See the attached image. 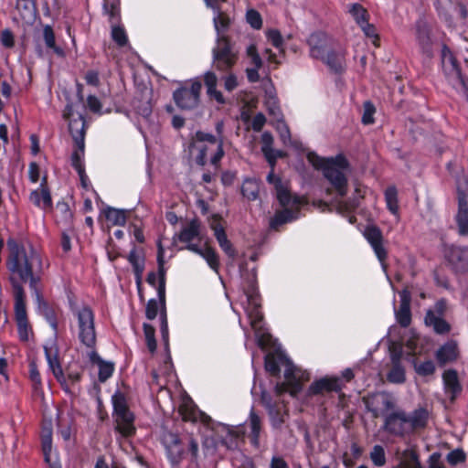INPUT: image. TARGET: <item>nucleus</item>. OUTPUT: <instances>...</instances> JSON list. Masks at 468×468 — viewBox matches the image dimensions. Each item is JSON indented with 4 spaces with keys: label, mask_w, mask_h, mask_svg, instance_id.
I'll use <instances>...</instances> for the list:
<instances>
[{
    "label": "nucleus",
    "mask_w": 468,
    "mask_h": 468,
    "mask_svg": "<svg viewBox=\"0 0 468 468\" xmlns=\"http://www.w3.org/2000/svg\"><path fill=\"white\" fill-rule=\"evenodd\" d=\"M6 245L8 250L6 267L15 299L25 298L23 283H28L38 298L37 285L41 280L39 254L33 248L27 249L13 239H9Z\"/></svg>",
    "instance_id": "obj_1"
},
{
    "label": "nucleus",
    "mask_w": 468,
    "mask_h": 468,
    "mask_svg": "<svg viewBox=\"0 0 468 468\" xmlns=\"http://www.w3.org/2000/svg\"><path fill=\"white\" fill-rule=\"evenodd\" d=\"M307 160L316 169H322L324 177L331 183L337 195L344 197L347 193V178L343 171L349 166L348 161L343 155L335 158H323L315 153L307 154Z\"/></svg>",
    "instance_id": "obj_2"
},
{
    "label": "nucleus",
    "mask_w": 468,
    "mask_h": 468,
    "mask_svg": "<svg viewBox=\"0 0 468 468\" xmlns=\"http://www.w3.org/2000/svg\"><path fill=\"white\" fill-rule=\"evenodd\" d=\"M277 199L282 209L277 210L270 221L271 229L278 230L279 227L298 218L302 198L292 196L289 188L282 181L277 179L275 182Z\"/></svg>",
    "instance_id": "obj_3"
},
{
    "label": "nucleus",
    "mask_w": 468,
    "mask_h": 468,
    "mask_svg": "<svg viewBox=\"0 0 468 468\" xmlns=\"http://www.w3.org/2000/svg\"><path fill=\"white\" fill-rule=\"evenodd\" d=\"M456 190L458 200L456 228L460 236L466 237L468 236V175L463 171L456 177Z\"/></svg>",
    "instance_id": "obj_4"
},
{
    "label": "nucleus",
    "mask_w": 468,
    "mask_h": 468,
    "mask_svg": "<svg viewBox=\"0 0 468 468\" xmlns=\"http://www.w3.org/2000/svg\"><path fill=\"white\" fill-rule=\"evenodd\" d=\"M213 66L221 72L229 73L238 61V52L234 49L229 37H218L213 48Z\"/></svg>",
    "instance_id": "obj_5"
},
{
    "label": "nucleus",
    "mask_w": 468,
    "mask_h": 468,
    "mask_svg": "<svg viewBox=\"0 0 468 468\" xmlns=\"http://www.w3.org/2000/svg\"><path fill=\"white\" fill-rule=\"evenodd\" d=\"M116 431L122 436L129 437L135 431L133 426V414L129 410L124 396L122 393H116L112 397Z\"/></svg>",
    "instance_id": "obj_6"
},
{
    "label": "nucleus",
    "mask_w": 468,
    "mask_h": 468,
    "mask_svg": "<svg viewBox=\"0 0 468 468\" xmlns=\"http://www.w3.org/2000/svg\"><path fill=\"white\" fill-rule=\"evenodd\" d=\"M201 89L199 80H192L189 87L184 86L174 91V101L181 110H194L199 105Z\"/></svg>",
    "instance_id": "obj_7"
},
{
    "label": "nucleus",
    "mask_w": 468,
    "mask_h": 468,
    "mask_svg": "<svg viewBox=\"0 0 468 468\" xmlns=\"http://www.w3.org/2000/svg\"><path fill=\"white\" fill-rule=\"evenodd\" d=\"M79 323V337L83 345L93 347L96 344V332L94 327V316L89 307H83L77 312Z\"/></svg>",
    "instance_id": "obj_8"
},
{
    "label": "nucleus",
    "mask_w": 468,
    "mask_h": 468,
    "mask_svg": "<svg viewBox=\"0 0 468 468\" xmlns=\"http://www.w3.org/2000/svg\"><path fill=\"white\" fill-rule=\"evenodd\" d=\"M363 401L368 411L372 413L373 418L378 419L386 411L392 410L395 408L394 402L386 394H375L363 398Z\"/></svg>",
    "instance_id": "obj_9"
},
{
    "label": "nucleus",
    "mask_w": 468,
    "mask_h": 468,
    "mask_svg": "<svg viewBox=\"0 0 468 468\" xmlns=\"http://www.w3.org/2000/svg\"><path fill=\"white\" fill-rule=\"evenodd\" d=\"M384 429L393 435H403L410 431L407 414L402 410H395L385 417Z\"/></svg>",
    "instance_id": "obj_10"
},
{
    "label": "nucleus",
    "mask_w": 468,
    "mask_h": 468,
    "mask_svg": "<svg viewBox=\"0 0 468 468\" xmlns=\"http://www.w3.org/2000/svg\"><path fill=\"white\" fill-rule=\"evenodd\" d=\"M308 45L314 58L324 59L331 48V39L324 32H315L310 36Z\"/></svg>",
    "instance_id": "obj_11"
},
{
    "label": "nucleus",
    "mask_w": 468,
    "mask_h": 468,
    "mask_svg": "<svg viewBox=\"0 0 468 468\" xmlns=\"http://www.w3.org/2000/svg\"><path fill=\"white\" fill-rule=\"evenodd\" d=\"M448 261L457 273L468 272V247L452 246L448 251Z\"/></svg>",
    "instance_id": "obj_12"
},
{
    "label": "nucleus",
    "mask_w": 468,
    "mask_h": 468,
    "mask_svg": "<svg viewBox=\"0 0 468 468\" xmlns=\"http://www.w3.org/2000/svg\"><path fill=\"white\" fill-rule=\"evenodd\" d=\"M441 63L445 73L450 76H455L462 84L464 91L468 92V87L464 78L462 76L458 62L453 54L446 46H443L442 48Z\"/></svg>",
    "instance_id": "obj_13"
},
{
    "label": "nucleus",
    "mask_w": 468,
    "mask_h": 468,
    "mask_svg": "<svg viewBox=\"0 0 468 468\" xmlns=\"http://www.w3.org/2000/svg\"><path fill=\"white\" fill-rule=\"evenodd\" d=\"M16 320L18 327L19 337L22 341H27L30 327L27 322L26 302L23 299H15Z\"/></svg>",
    "instance_id": "obj_14"
},
{
    "label": "nucleus",
    "mask_w": 468,
    "mask_h": 468,
    "mask_svg": "<svg viewBox=\"0 0 468 468\" xmlns=\"http://www.w3.org/2000/svg\"><path fill=\"white\" fill-rule=\"evenodd\" d=\"M40 437L45 462L49 465V468H61L58 463L50 462L52 450V423L50 420L43 421Z\"/></svg>",
    "instance_id": "obj_15"
},
{
    "label": "nucleus",
    "mask_w": 468,
    "mask_h": 468,
    "mask_svg": "<svg viewBox=\"0 0 468 468\" xmlns=\"http://www.w3.org/2000/svg\"><path fill=\"white\" fill-rule=\"evenodd\" d=\"M365 237L373 247L378 260L382 262L385 268L384 261L387 258V251L382 245V234L378 228L368 227L365 230Z\"/></svg>",
    "instance_id": "obj_16"
},
{
    "label": "nucleus",
    "mask_w": 468,
    "mask_h": 468,
    "mask_svg": "<svg viewBox=\"0 0 468 468\" xmlns=\"http://www.w3.org/2000/svg\"><path fill=\"white\" fill-rule=\"evenodd\" d=\"M399 295L400 303L396 311V319L402 327H408L411 323L410 292L408 290H403Z\"/></svg>",
    "instance_id": "obj_17"
},
{
    "label": "nucleus",
    "mask_w": 468,
    "mask_h": 468,
    "mask_svg": "<svg viewBox=\"0 0 468 468\" xmlns=\"http://www.w3.org/2000/svg\"><path fill=\"white\" fill-rule=\"evenodd\" d=\"M69 130L72 135V138L75 142L76 146L80 154H83L84 151V136H85V121L80 116L77 119H73L69 123Z\"/></svg>",
    "instance_id": "obj_18"
},
{
    "label": "nucleus",
    "mask_w": 468,
    "mask_h": 468,
    "mask_svg": "<svg viewBox=\"0 0 468 468\" xmlns=\"http://www.w3.org/2000/svg\"><path fill=\"white\" fill-rule=\"evenodd\" d=\"M417 37L421 48L422 53L429 58L433 56L432 41L431 38V30L424 22H419L417 25Z\"/></svg>",
    "instance_id": "obj_19"
},
{
    "label": "nucleus",
    "mask_w": 468,
    "mask_h": 468,
    "mask_svg": "<svg viewBox=\"0 0 468 468\" xmlns=\"http://www.w3.org/2000/svg\"><path fill=\"white\" fill-rule=\"evenodd\" d=\"M442 379L446 392L451 393V400L454 401L463 390L457 371L455 369L445 370L442 374Z\"/></svg>",
    "instance_id": "obj_20"
},
{
    "label": "nucleus",
    "mask_w": 468,
    "mask_h": 468,
    "mask_svg": "<svg viewBox=\"0 0 468 468\" xmlns=\"http://www.w3.org/2000/svg\"><path fill=\"white\" fill-rule=\"evenodd\" d=\"M164 442L173 463H177L184 452L181 441L177 434L167 432L164 435Z\"/></svg>",
    "instance_id": "obj_21"
},
{
    "label": "nucleus",
    "mask_w": 468,
    "mask_h": 468,
    "mask_svg": "<svg viewBox=\"0 0 468 468\" xmlns=\"http://www.w3.org/2000/svg\"><path fill=\"white\" fill-rule=\"evenodd\" d=\"M30 200L37 207L43 204V208H50L52 207V199L48 187L47 186V178L44 177L40 187L31 192Z\"/></svg>",
    "instance_id": "obj_22"
},
{
    "label": "nucleus",
    "mask_w": 468,
    "mask_h": 468,
    "mask_svg": "<svg viewBox=\"0 0 468 468\" xmlns=\"http://www.w3.org/2000/svg\"><path fill=\"white\" fill-rule=\"evenodd\" d=\"M437 359L441 364L452 362L459 356L458 344L454 340H450L445 343L436 354Z\"/></svg>",
    "instance_id": "obj_23"
},
{
    "label": "nucleus",
    "mask_w": 468,
    "mask_h": 468,
    "mask_svg": "<svg viewBox=\"0 0 468 468\" xmlns=\"http://www.w3.org/2000/svg\"><path fill=\"white\" fill-rule=\"evenodd\" d=\"M249 426L250 429V433L249 435L250 441L256 448H259L260 435L262 430V420L253 410H251L250 413Z\"/></svg>",
    "instance_id": "obj_24"
},
{
    "label": "nucleus",
    "mask_w": 468,
    "mask_h": 468,
    "mask_svg": "<svg viewBox=\"0 0 468 468\" xmlns=\"http://www.w3.org/2000/svg\"><path fill=\"white\" fill-rule=\"evenodd\" d=\"M425 324L432 326L437 334L444 335L450 332L451 325L441 316H437L432 310H429L425 316Z\"/></svg>",
    "instance_id": "obj_25"
},
{
    "label": "nucleus",
    "mask_w": 468,
    "mask_h": 468,
    "mask_svg": "<svg viewBox=\"0 0 468 468\" xmlns=\"http://www.w3.org/2000/svg\"><path fill=\"white\" fill-rule=\"evenodd\" d=\"M187 249L200 254L202 257H204L208 265L213 269L217 270L218 267V255L216 254L215 250L207 246V244L204 245L203 249L198 248L196 244H189L187 245Z\"/></svg>",
    "instance_id": "obj_26"
},
{
    "label": "nucleus",
    "mask_w": 468,
    "mask_h": 468,
    "mask_svg": "<svg viewBox=\"0 0 468 468\" xmlns=\"http://www.w3.org/2000/svg\"><path fill=\"white\" fill-rule=\"evenodd\" d=\"M45 353L53 375L61 384H64L65 378L58 358L57 351L53 352L51 348L45 346Z\"/></svg>",
    "instance_id": "obj_27"
},
{
    "label": "nucleus",
    "mask_w": 468,
    "mask_h": 468,
    "mask_svg": "<svg viewBox=\"0 0 468 468\" xmlns=\"http://www.w3.org/2000/svg\"><path fill=\"white\" fill-rule=\"evenodd\" d=\"M388 371L387 373V379L395 384H401L405 382V369L401 362H392L388 365Z\"/></svg>",
    "instance_id": "obj_28"
},
{
    "label": "nucleus",
    "mask_w": 468,
    "mask_h": 468,
    "mask_svg": "<svg viewBox=\"0 0 468 468\" xmlns=\"http://www.w3.org/2000/svg\"><path fill=\"white\" fill-rule=\"evenodd\" d=\"M428 419V411L422 408L416 410L410 416L407 415L410 431L415 429L423 428Z\"/></svg>",
    "instance_id": "obj_29"
},
{
    "label": "nucleus",
    "mask_w": 468,
    "mask_h": 468,
    "mask_svg": "<svg viewBox=\"0 0 468 468\" xmlns=\"http://www.w3.org/2000/svg\"><path fill=\"white\" fill-rule=\"evenodd\" d=\"M338 388V383L336 379L322 378L313 383L310 387L312 394H320L324 391H333Z\"/></svg>",
    "instance_id": "obj_30"
},
{
    "label": "nucleus",
    "mask_w": 468,
    "mask_h": 468,
    "mask_svg": "<svg viewBox=\"0 0 468 468\" xmlns=\"http://www.w3.org/2000/svg\"><path fill=\"white\" fill-rule=\"evenodd\" d=\"M199 222L192 220L187 227L182 229L179 234V240L184 243L191 244V241L199 235Z\"/></svg>",
    "instance_id": "obj_31"
},
{
    "label": "nucleus",
    "mask_w": 468,
    "mask_h": 468,
    "mask_svg": "<svg viewBox=\"0 0 468 468\" xmlns=\"http://www.w3.org/2000/svg\"><path fill=\"white\" fill-rule=\"evenodd\" d=\"M128 260L133 264V266L134 268V271L137 275V287H138V291H139V296H140L141 301H144V298L142 289H141V284H142L141 274L144 271V266H143V264H141V261H142L141 257L139 256V254L136 252L135 250H133L128 256Z\"/></svg>",
    "instance_id": "obj_32"
},
{
    "label": "nucleus",
    "mask_w": 468,
    "mask_h": 468,
    "mask_svg": "<svg viewBox=\"0 0 468 468\" xmlns=\"http://www.w3.org/2000/svg\"><path fill=\"white\" fill-rule=\"evenodd\" d=\"M385 200L388 210L393 215L399 216L398 190L394 186H390L386 189Z\"/></svg>",
    "instance_id": "obj_33"
},
{
    "label": "nucleus",
    "mask_w": 468,
    "mask_h": 468,
    "mask_svg": "<svg viewBox=\"0 0 468 468\" xmlns=\"http://www.w3.org/2000/svg\"><path fill=\"white\" fill-rule=\"evenodd\" d=\"M126 213L125 210L108 207L105 210V217L112 225L123 226L126 223Z\"/></svg>",
    "instance_id": "obj_34"
},
{
    "label": "nucleus",
    "mask_w": 468,
    "mask_h": 468,
    "mask_svg": "<svg viewBox=\"0 0 468 468\" xmlns=\"http://www.w3.org/2000/svg\"><path fill=\"white\" fill-rule=\"evenodd\" d=\"M20 19L26 24H31L35 18V6L32 0L21 1L20 10H17Z\"/></svg>",
    "instance_id": "obj_35"
},
{
    "label": "nucleus",
    "mask_w": 468,
    "mask_h": 468,
    "mask_svg": "<svg viewBox=\"0 0 468 468\" xmlns=\"http://www.w3.org/2000/svg\"><path fill=\"white\" fill-rule=\"evenodd\" d=\"M158 271L160 275V284L158 287V295L161 302L165 301V269H164V249L161 243L158 244Z\"/></svg>",
    "instance_id": "obj_36"
},
{
    "label": "nucleus",
    "mask_w": 468,
    "mask_h": 468,
    "mask_svg": "<svg viewBox=\"0 0 468 468\" xmlns=\"http://www.w3.org/2000/svg\"><path fill=\"white\" fill-rule=\"evenodd\" d=\"M56 218L58 223L69 225L72 221L73 214L67 203H58L56 207Z\"/></svg>",
    "instance_id": "obj_37"
},
{
    "label": "nucleus",
    "mask_w": 468,
    "mask_h": 468,
    "mask_svg": "<svg viewBox=\"0 0 468 468\" xmlns=\"http://www.w3.org/2000/svg\"><path fill=\"white\" fill-rule=\"evenodd\" d=\"M330 69L335 73H340L344 70V56L334 52H328L324 59Z\"/></svg>",
    "instance_id": "obj_38"
},
{
    "label": "nucleus",
    "mask_w": 468,
    "mask_h": 468,
    "mask_svg": "<svg viewBox=\"0 0 468 468\" xmlns=\"http://www.w3.org/2000/svg\"><path fill=\"white\" fill-rule=\"evenodd\" d=\"M43 37L46 43V46L48 48L53 49V51L59 57L64 56V51L62 48L58 47L55 42V34L50 26H45L43 29Z\"/></svg>",
    "instance_id": "obj_39"
},
{
    "label": "nucleus",
    "mask_w": 468,
    "mask_h": 468,
    "mask_svg": "<svg viewBox=\"0 0 468 468\" xmlns=\"http://www.w3.org/2000/svg\"><path fill=\"white\" fill-rule=\"evenodd\" d=\"M259 190V184L252 179H246L241 186L242 195L250 200H255L258 197Z\"/></svg>",
    "instance_id": "obj_40"
},
{
    "label": "nucleus",
    "mask_w": 468,
    "mask_h": 468,
    "mask_svg": "<svg viewBox=\"0 0 468 468\" xmlns=\"http://www.w3.org/2000/svg\"><path fill=\"white\" fill-rule=\"evenodd\" d=\"M349 13L355 18L356 22L360 26L365 24L366 21H368L369 15L366 8H364L360 4H353L349 8Z\"/></svg>",
    "instance_id": "obj_41"
},
{
    "label": "nucleus",
    "mask_w": 468,
    "mask_h": 468,
    "mask_svg": "<svg viewBox=\"0 0 468 468\" xmlns=\"http://www.w3.org/2000/svg\"><path fill=\"white\" fill-rule=\"evenodd\" d=\"M214 25L218 37L224 36L223 33L230 25V18L226 13L219 10L218 11V16L214 18Z\"/></svg>",
    "instance_id": "obj_42"
},
{
    "label": "nucleus",
    "mask_w": 468,
    "mask_h": 468,
    "mask_svg": "<svg viewBox=\"0 0 468 468\" xmlns=\"http://www.w3.org/2000/svg\"><path fill=\"white\" fill-rule=\"evenodd\" d=\"M154 328L151 324H144V333L147 344V347L151 353H154L156 349V341L154 338Z\"/></svg>",
    "instance_id": "obj_43"
},
{
    "label": "nucleus",
    "mask_w": 468,
    "mask_h": 468,
    "mask_svg": "<svg viewBox=\"0 0 468 468\" xmlns=\"http://www.w3.org/2000/svg\"><path fill=\"white\" fill-rule=\"evenodd\" d=\"M388 351L390 354V363L401 362L402 345L399 342L389 341Z\"/></svg>",
    "instance_id": "obj_44"
},
{
    "label": "nucleus",
    "mask_w": 468,
    "mask_h": 468,
    "mask_svg": "<svg viewBox=\"0 0 468 468\" xmlns=\"http://www.w3.org/2000/svg\"><path fill=\"white\" fill-rule=\"evenodd\" d=\"M370 457L374 464L377 466H382L386 463L385 452L383 447L380 445L374 446L370 453Z\"/></svg>",
    "instance_id": "obj_45"
},
{
    "label": "nucleus",
    "mask_w": 468,
    "mask_h": 468,
    "mask_svg": "<svg viewBox=\"0 0 468 468\" xmlns=\"http://www.w3.org/2000/svg\"><path fill=\"white\" fill-rule=\"evenodd\" d=\"M247 22L254 29H260L262 27V19L260 13L254 9H250L246 15Z\"/></svg>",
    "instance_id": "obj_46"
},
{
    "label": "nucleus",
    "mask_w": 468,
    "mask_h": 468,
    "mask_svg": "<svg viewBox=\"0 0 468 468\" xmlns=\"http://www.w3.org/2000/svg\"><path fill=\"white\" fill-rule=\"evenodd\" d=\"M416 372L420 376H431L435 371V366L432 361L428 360L420 365L414 364Z\"/></svg>",
    "instance_id": "obj_47"
},
{
    "label": "nucleus",
    "mask_w": 468,
    "mask_h": 468,
    "mask_svg": "<svg viewBox=\"0 0 468 468\" xmlns=\"http://www.w3.org/2000/svg\"><path fill=\"white\" fill-rule=\"evenodd\" d=\"M335 202V209L339 213L351 211L358 206V201L356 198L348 201L337 200Z\"/></svg>",
    "instance_id": "obj_48"
},
{
    "label": "nucleus",
    "mask_w": 468,
    "mask_h": 468,
    "mask_svg": "<svg viewBox=\"0 0 468 468\" xmlns=\"http://www.w3.org/2000/svg\"><path fill=\"white\" fill-rule=\"evenodd\" d=\"M446 459L450 464L456 465L460 463H463L466 459V455L463 450L456 449L449 452Z\"/></svg>",
    "instance_id": "obj_49"
},
{
    "label": "nucleus",
    "mask_w": 468,
    "mask_h": 468,
    "mask_svg": "<svg viewBox=\"0 0 468 468\" xmlns=\"http://www.w3.org/2000/svg\"><path fill=\"white\" fill-rule=\"evenodd\" d=\"M376 109L374 105L370 101H366L364 103V113L362 116V122L364 124H371L374 122L373 114L375 113Z\"/></svg>",
    "instance_id": "obj_50"
},
{
    "label": "nucleus",
    "mask_w": 468,
    "mask_h": 468,
    "mask_svg": "<svg viewBox=\"0 0 468 468\" xmlns=\"http://www.w3.org/2000/svg\"><path fill=\"white\" fill-rule=\"evenodd\" d=\"M112 39L121 47L127 43V37L123 28L120 27H113L112 30Z\"/></svg>",
    "instance_id": "obj_51"
},
{
    "label": "nucleus",
    "mask_w": 468,
    "mask_h": 468,
    "mask_svg": "<svg viewBox=\"0 0 468 468\" xmlns=\"http://www.w3.org/2000/svg\"><path fill=\"white\" fill-rule=\"evenodd\" d=\"M99 380L101 382L106 381L112 374L113 365L112 363L101 362L99 364Z\"/></svg>",
    "instance_id": "obj_52"
},
{
    "label": "nucleus",
    "mask_w": 468,
    "mask_h": 468,
    "mask_svg": "<svg viewBox=\"0 0 468 468\" xmlns=\"http://www.w3.org/2000/svg\"><path fill=\"white\" fill-rule=\"evenodd\" d=\"M361 29L364 31L365 35L368 37H373V44L376 47L379 46V38L378 35L376 32V28L373 25L369 24L368 21H366L365 24L360 25Z\"/></svg>",
    "instance_id": "obj_53"
},
{
    "label": "nucleus",
    "mask_w": 468,
    "mask_h": 468,
    "mask_svg": "<svg viewBox=\"0 0 468 468\" xmlns=\"http://www.w3.org/2000/svg\"><path fill=\"white\" fill-rule=\"evenodd\" d=\"M80 157H81V154L79 153V151H75L72 154V157H71L72 165L77 169V171L80 176L82 185L84 186H86L85 178H84V168L80 164Z\"/></svg>",
    "instance_id": "obj_54"
},
{
    "label": "nucleus",
    "mask_w": 468,
    "mask_h": 468,
    "mask_svg": "<svg viewBox=\"0 0 468 468\" xmlns=\"http://www.w3.org/2000/svg\"><path fill=\"white\" fill-rule=\"evenodd\" d=\"M211 227L214 230V234H215L219 245H221L223 243H227V241H229L227 235L225 233V230L220 226L219 222H213Z\"/></svg>",
    "instance_id": "obj_55"
},
{
    "label": "nucleus",
    "mask_w": 468,
    "mask_h": 468,
    "mask_svg": "<svg viewBox=\"0 0 468 468\" xmlns=\"http://www.w3.org/2000/svg\"><path fill=\"white\" fill-rule=\"evenodd\" d=\"M265 369L271 375L276 376L280 372L279 366L274 357L268 355L265 358Z\"/></svg>",
    "instance_id": "obj_56"
},
{
    "label": "nucleus",
    "mask_w": 468,
    "mask_h": 468,
    "mask_svg": "<svg viewBox=\"0 0 468 468\" xmlns=\"http://www.w3.org/2000/svg\"><path fill=\"white\" fill-rule=\"evenodd\" d=\"M158 312L157 302L154 299H151L146 305L145 315L149 320H153L156 317Z\"/></svg>",
    "instance_id": "obj_57"
},
{
    "label": "nucleus",
    "mask_w": 468,
    "mask_h": 468,
    "mask_svg": "<svg viewBox=\"0 0 468 468\" xmlns=\"http://www.w3.org/2000/svg\"><path fill=\"white\" fill-rule=\"evenodd\" d=\"M441 455L439 452L432 453L428 461L429 468H445L443 462L441 461Z\"/></svg>",
    "instance_id": "obj_58"
},
{
    "label": "nucleus",
    "mask_w": 468,
    "mask_h": 468,
    "mask_svg": "<svg viewBox=\"0 0 468 468\" xmlns=\"http://www.w3.org/2000/svg\"><path fill=\"white\" fill-rule=\"evenodd\" d=\"M30 378L34 382L35 388H37L41 385L40 375L37 365L34 361L30 363Z\"/></svg>",
    "instance_id": "obj_59"
},
{
    "label": "nucleus",
    "mask_w": 468,
    "mask_h": 468,
    "mask_svg": "<svg viewBox=\"0 0 468 468\" xmlns=\"http://www.w3.org/2000/svg\"><path fill=\"white\" fill-rule=\"evenodd\" d=\"M204 82L207 90L217 87L218 78L213 71H207L204 75Z\"/></svg>",
    "instance_id": "obj_60"
},
{
    "label": "nucleus",
    "mask_w": 468,
    "mask_h": 468,
    "mask_svg": "<svg viewBox=\"0 0 468 468\" xmlns=\"http://www.w3.org/2000/svg\"><path fill=\"white\" fill-rule=\"evenodd\" d=\"M1 42L6 48L14 46V36L10 30L5 29L1 33Z\"/></svg>",
    "instance_id": "obj_61"
},
{
    "label": "nucleus",
    "mask_w": 468,
    "mask_h": 468,
    "mask_svg": "<svg viewBox=\"0 0 468 468\" xmlns=\"http://www.w3.org/2000/svg\"><path fill=\"white\" fill-rule=\"evenodd\" d=\"M266 118L262 113H259L254 116L252 120V129L256 132H260L265 124Z\"/></svg>",
    "instance_id": "obj_62"
},
{
    "label": "nucleus",
    "mask_w": 468,
    "mask_h": 468,
    "mask_svg": "<svg viewBox=\"0 0 468 468\" xmlns=\"http://www.w3.org/2000/svg\"><path fill=\"white\" fill-rule=\"evenodd\" d=\"M87 104L90 110L94 112H99L101 109V103L95 96L92 95H90L87 98Z\"/></svg>",
    "instance_id": "obj_63"
},
{
    "label": "nucleus",
    "mask_w": 468,
    "mask_h": 468,
    "mask_svg": "<svg viewBox=\"0 0 468 468\" xmlns=\"http://www.w3.org/2000/svg\"><path fill=\"white\" fill-rule=\"evenodd\" d=\"M224 86L227 90H233L238 86L236 76L230 73L228 76H226Z\"/></svg>",
    "instance_id": "obj_64"
}]
</instances>
